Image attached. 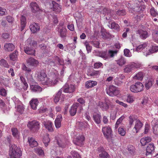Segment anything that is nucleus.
I'll return each instance as SVG.
<instances>
[{
	"label": "nucleus",
	"mask_w": 158,
	"mask_h": 158,
	"mask_svg": "<svg viewBox=\"0 0 158 158\" xmlns=\"http://www.w3.org/2000/svg\"><path fill=\"white\" fill-rule=\"evenodd\" d=\"M21 149L13 144L10 148L9 155L11 158H19L22 156Z\"/></svg>",
	"instance_id": "1"
},
{
	"label": "nucleus",
	"mask_w": 158,
	"mask_h": 158,
	"mask_svg": "<svg viewBox=\"0 0 158 158\" xmlns=\"http://www.w3.org/2000/svg\"><path fill=\"white\" fill-rule=\"evenodd\" d=\"M35 76L40 83L44 85H47L49 78H48L43 70H39L36 71Z\"/></svg>",
	"instance_id": "2"
},
{
	"label": "nucleus",
	"mask_w": 158,
	"mask_h": 158,
	"mask_svg": "<svg viewBox=\"0 0 158 158\" xmlns=\"http://www.w3.org/2000/svg\"><path fill=\"white\" fill-rule=\"evenodd\" d=\"M117 50H109L108 53L106 51H101L98 53V56L101 57L105 60L108 59L109 56L110 57H113L114 55L117 54Z\"/></svg>",
	"instance_id": "3"
},
{
	"label": "nucleus",
	"mask_w": 158,
	"mask_h": 158,
	"mask_svg": "<svg viewBox=\"0 0 158 158\" xmlns=\"http://www.w3.org/2000/svg\"><path fill=\"white\" fill-rule=\"evenodd\" d=\"M27 126L31 131L33 132L38 131L40 128V123L35 120L29 122Z\"/></svg>",
	"instance_id": "4"
},
{
	"label": "nucleus",
	"mask_w": 158,
	"mask_h": 158,
	"mask_svg": "<svg viewBox=\"0 0 158 158\" xmlns=\"http://www.w3.org/2000/svg\"><path fill=\"white\" fill-rule=\"evenodd\" d=\"M143 88L144 86L141 82H137L135 84L131 85L130 89L132 92L138 93L143 90Z\"/></svg>",
	"instance_id": "5"
},
{
	"label": "nucleus",
	"mask_w": 158,
	"mask_h": 158,
	"mask_svg": "<svg viewBox=\"0 0 158 158\" xmlns=\"http://www.w3.org/2000/svg\"><path fill=\"white\" fill-rule=\"evenodd\" d=\"M141 66L140 64L132 63L126 65L124 69V71L126 73H129L135 69L139 68Z\"/></svg>",
	"instance_id": "6"
},
{
	"label": "nucleus",
	"mask_w": 158,
	"mask_h": 158,
	"mask_svg": "<svg viewBox=\"0 0 158 158\" xmlns=\"http://www.w3.org/2000/svg\"><path fill=\"white\" fill-rule=\"evenodd\" d=\"M106 91L107 94L111 96H116L119 93L117 87L113 85L110 86L108 89H106Z\"/></svg>",
	"instance_id": "7"
},
{
	"label": "nucleus",
	"mask_w": 158,
	"mask_h": 158,
	"mask_svg": "<svg viewBox=\"0 0 158 158\" xmlns=\"http://www.w3.org/2000/svg\"><path fill=\"white\" fill-rule=\"evenodd\" d=\"M75 89L74 85H69L68 83H66L60 89H62V91L63 90L65 93H71L75 91Z\"/></svg>",
	"instance_id": "8"
},
{
	"label": "nucleus",
	"mask_w": 158,
	"mask_h": 158,
	"mask_svg": "<svg viewBox=\"0 0 158 158\" xmlns=\"http://www.w3.org/2000/svg\"><path fill=\"white\" fill-rule=\"evenodd\" d=\"M102 131L104 136L107 139H108L111 135L112 130L111 128L109 127H103Z\"/></svg>",
	"instance_id": "9"
},
{
	"label": "nucleus",
	"mask_w": 158,
	"mask_h": 158,
	"mask_svg": "<svg viewBox=\"0 0 158 158\" xmlns=\"http://www.w3.org/2000/svg\"><path fill=\"white\" fill-rule=\"evenodd\" d=\"M85 140L84 136L82 135H79L73 140L74 143L77 145L81 146L83 145V142Z\"/></svg>",
	"instance_id": "10"
},
{
	"label": "nucleus",
	"mask_w": 158,
	"mask_h": 158,
	"mask_svg": "<svg viewBox=\"0 0 158 158\" xmlns=\"http://www.w3.org/2000/svg\"><path fill=\"white\" fill-rule=\"evenodd\" d=\"M143 124L139 120H137L135 123V126L133 129V131L136 133H138L142 128Z\"/></svg>",
	"instance_id": "11"
},
{
	"label": "nucleus",
	"mask_w": 158,
	"mask_h": 158,
	"mask_svg": "<svg viewBox=\"0 0 158 158\" xmlns=\"http://www.w3.org/2000/svg\"><path fill=\"white\" fill-rule=\"evenodd\" d=\"M153 132L156 135H158V120L154 119L152 122Z\"/></svg>",
	"instance_id": "12"
},
{
	"label": "nucleus",
	"mask_w": 158,
	"mask_h": 158,
	"mask_svg": "<svg viewBox=\"0 0 158 158\" xmlns=\"http://www.w3.org/2000/svg\"><path fill=\"white\" fill-rule=\"evenodd\" d=\"M59 35L61 38H65L67 36V29L65 27L60 28L59 27L57 28Z\"/></svg>",
	"instance_id": "13"
},
{
	"label": "nucleus",
	"mask_w": 158,
	"mask_h": 158,
	"mask_svg": "<svg viewBox=\"0 0 158 158\" xmlns=\"http://www.w3.org/2000/svg\"><path fill=\"white\" fill-rule=\"evenodd\" d=\"M158 51V46H152V48L149 49H148V51L143 52V54L146 56H147L152 53L156 52Z\"/></svg>",
	"instance_id": "14"
},
{
	"label": "nucleus",
	"mask_w": 158,
	"mask_h": 158,
	"mask_svg": "<svg viewBox=\"0 0 158 158\" xmlns=\"http://www.w3.org/2000/svg\"><path fill=\"white\" fill-rule=\"evenodd\" d=\"M79 106L80 105L78 103H76L73 104L69 110V113L71 116H73L76 114L77 111V109Z\"/></svg>",
	"instance_id": "15"
},
{
	"label": "nucleus",
	"mask_w": 158,
	"mask_h": 158,
	"mask_svg": "<svg viewBox=\"0 0 158 158\" xmlns=\"http://www.w3.org/2000/svg\"><path fill=\"white\" fill-rule=\"evenodd\" d=\"M43 124L47 130L49 132H52L53 131L52 127L53 124L50 121H44Z\"/></svg>",
	"instance_id": "16"
},
{
	"label": "nucleus",
	"mask_w": 158,
	"mask_h": 158,
	"mask_svg": "<svg viewBox=\"0 0 158 158\" xmlns=\"http://www.w3.org/2000/svg\"><path fill=\"white\" fill-rule=\"evenodd\" d=\"M124 78V76L122 74H119L114 80V84L118 86H120L122 84V80Z\"/></svg>",
	"instance_id": "17"
},
{
	"label": "nucleus",
	"mask_w": 158,
	"mask_h": 158,
	"mask_svg": "<svg viewBox=\"0 0 158 158\" xmlns=\"http://www.w3.org/2000/svg\"><path fill=\"white\" fill-rule=\"evenodd\" d=\"M39 103L38 99L36 98H33L30 101L29 103L31 108L34 110H35L37 109V107Z\"/></svg>",
	"instance_id": "18"
},
{
	"label": "nucleus",
	"mask_w": 158,
	"mask_h": 158,
	"mask_svg": "<svg viewBox=\"0 0 158 158\" xmlns=\"http://www.w3.org/2000/svg\"><path fill=\"white\" fill-rule=\"evenodd\" d=\"M30 6L31 11L33 13H35L40 10V8L39 5L36 2H32L30 4Z\"/></svg>",
	"instance_id": "19"
},
{
	"label": "nucleus",
	"mask_w": 158,
	"mask_h": 158,
	"mask_svg": "<svg viewBox=\"0 0 158 158\" xmlns=\"http://www.w3.org/2000/svg\"><path fill=\"white\" fill-rule=\"evenodd\" d=\"M154 144L152 143L149 144L146 148V155L147 156L152 154L154 151Z\"/></svg>",
	"instance_id": "20"
},
{
	"label": "nucleus",
	"mask_w": 158,
	"mask_h": 158,
	"mask_svg": "<svg viewBox=\"0 0 158 158\" xmlns=\"http://www.w3.org/2000/svg\"><path fill=\"white\" fill-rule=\"evenodd\" d=\"M27 62L29 65L32 66L36 67L39 63L37 60L32 57L29 58L27 60Z\"/></svg>",
	"instance_id": "21"
},
{
	"label": "nucleus",
	"mask_w": 158,
	"mask_h": 158,
	"mask_svg": "<svg viewBox=\"0 0 158 158\" xmlns=\"http://www.w3.org/2000/svg\"><path fill=\"white\" fill-rule=\"evenodd\" d=\"M59 74L56 73V75L55 78L53 80L49 78L47 85L48 86H54L56 85L58 82V78Z\"/></svg>",
	"instance_id": "22"
},
{
	"label": "nucleus",
	"mask_w": 158,
	"mask_h": 158,
	"mask_svg": "<svg viewBox=\"0 0 158 158\" xmlns=\"http://www.w3.org/2000/svg\"><path fill=\"white\" fill-rule=\"evenodd\" d=\"M62 120V116L60 114L58 115L55 121V124L56 128H59L61 126V122Z\"/></svg>",
	"instance_id": "23"
},
{
	"label": "nucleus",
	"mask_w": 158,
	"mask_h": 158,
	"mask_svg": "<svg viewBox=\"0 0 158 158\" xmlns=\"http://www.w3.org/2000/svg\"><path fill=\"white\" fill-rule=\"evenodd\" d=\"M30 28L32 32L35 33L39 31L40 27L38 24L34 23L31 24Z\"/></svg>",
	"instance_id": "24"
},
{
	"label": "nucleus",
	"mask_w": 158,
	"mask_h": 158,
	"mask_svg": "<svg viewBox=\"0 0 158 158\" xmlns=\"http://www.w3.org/2000/svg\"><path fill=\"white\" fill-rule=\"evenodd\" d=\"M100 72L99 71H96L94 70L89 71L87 73V75L93 77H98L100 75Z\"/></svg>",
	"instance_id": "25"
},
{
	"label": "nucleus",
	"mask_w": 158,
	"mask_h": 158,
	"mask_svg": "<svg viewBox=\"0 0 158 158\" xmlns=\"http://www.w3.org/2000/svg\"><path fill=\"white\" fill-rule=\"evenodd\" d=\"M14 45L11 43H6L4 46V49L6 51L10 52L12 51L15 48Z\"/></svg>",
	"instance_id": "26"
},
{
	"label": "nucleus",
	"mask_w": 158,
	"mask_h": 158,
	"mask_svg": "<svg viewBox=\"0 0 158 158\" xmlns=\"http://www.w3.org/2000/svg\"><path fill=\"white\" fill-rule=\"evenodd\" d=\"M147 44L145 43H143L137 47L136 49V51L138 52H140L141 50L143 49V53L144 51H148V48H146L145 47H147Z\"/></svg>",
	"instance_id": "27"
},
{
	"label": "nucleus",
	"mask_w": 158,
	"mask_h": 158,
	"mask_svg": "<svg viewBox=\"0 0 158 158\" xmlns=\"http://www.w3.org/2000/svg\"><path fill=\"white\" fill-rule=\"evenodd\" d=\"M137 32L139 35L140 37L142 39H145L148 36V32L146 31L140 29Z\"/></svg>",
	"instance_id": "28"
},
{
	"label": "nucleus",
	"mask_w": 158,
	"mask_h": 158,
	"mask_svg": "<svg viewBox=\"0 0 158 158\" xmlns=\"http://www.w3.org/2000/svg\"><path fill=\"white\" fill-rule=\"evenodd\" d=\"M30 89L33 92H40L42 91V88L40 86L36 85H31Z\"/></svg>",
	"instance_id": "29"
},
{
	"label": "nucleus",
	"mask_w": 158,
	"mask_h": 158,
	"mask_svg": "<svg viewBox=\"0 0 158 158\" xmlns=\"http://www.w3.org/2000/svg\"><path fill=\"white\" fill-rule=\"evenodd\" d=\"M96 81H88L85 83V87L87 88H92L97 85Z\"/></svg>",
	"instance_id": "30"
},
{
	"label": "nucleus",
	"mask_w": 158,
	"mask_h": 158,
	"mask_svg": "<svg viewBox=\"0 0 158 158\" xmlns=\"http://www.w3.org/2000/svg\"><path fill=\"white\" fill-rule=\"evenodd\" d=\"M24 50L26 53L29 55H34L35 52V49L27 46L24 47Z\"/></svg>",
	"instance_id": "31"
},
{
	"label": "nucleus",
	"mask_w": 158,
	"mask_h": 158,
	"mask_svg": "<svg viewBox=\"0 0 158 158\" xmlns=\"http://www.w3.org/2000/svg\"><path fill=\"white\" fill-rule=\"evenodd\" d=\"M151 138L149 137H145L142 138L140 140V143L143 146L145 145L147 143L151 141Z\"/></svg>",
	"instance_id": "32"
},
{
	"label": "nucleus",
	"mask_w": 158,
	"mask_h": 158,
	"mask_svg": "<svg viewBox=\"0 0 158 158\" xmlns=\"http://www.w3.org/2000/svg\"><path fill=\"white\" fill-rule=\"evenodd\" d=\"M28 141L30 146L31 147L33 148L36 146L38 145L37 142L32 137L28 138Z\"/></svg>",
	"instance_id": "33"
},
{
	"label": "nucleus",
	"mask_w": 158,
	"mask_h": 158,
	"mask_svg": "<svg viewBox=\"0 0 158 158\" xmlns=\"http://www.w3.org/2000/svg\"><path fill=\"white\" fill-rule=\"evenodd\" d=\"M101 115L99 114H95L93 115V118L95 123L97 124H99L101 122Z\"/></svg>",
	"instance_id": "34"
},
{
	"label": "nucleus",
	"mask_w": 158,
	"mask_h": 158,
	"mask_svg": "<svg viewBox=\"0 0 158 158\" xmlns=\"http://www.w3.org/2000/svg\"><path fill=\"white\" fill-rule=\"evenodd\" d=\"M19 76L20 77V79L22 82L23 83L24 85L23 88L24 89H26L28 87V85L24 77L23 76V75L21 73H19Z\"/></svg>",
	"instance_id": "35"
},
{
	"label": "nucleus",
	"mask_w": 158,
	"mask_h": 158,
	"mask_svg": "<svg viewBox=\"0 0 158 158\" xmlns=\"http://www.w3.org/2000/svg\"><path fill=\"white\" fill-rule=\"evenodd\" d=\"M18 52L17 51H15L12 53L10 54L9 55V57L10 59L12 61H16L18 59Z\"/></svg>",
	"instance_id": "36"
},
{
	"label": "nucleus",
	"mask_w": 158,
	"mask_h": 158,
	"mask_svg": "<svg viewBox=\"0 0 158 158\" xmlns=\"http://www.w3.org/2000/svg\"><path fill=\"white\" fill-rule=\"evenodd\" d=\"M21 21V31H22L26 26V19L25 16L22 15L20 19Z\"/></svg>",
	"instance_id": "37"
},
{
	"label": "nucleus",
	"mask_w": 158,
	"mask_h": 158,
	"mask_svg": "<svg viewBox=\"0 0 158 158\" xmlns=\"http://www.w3.org/2000/svg\"><path fill=\"white\" fill-rule=\"evenodd\" d=\"M98 105L103 110H106L109 108V106L106 103L102 102H99Z\"/></svg>",
	"instance_id": "38"
},
{
	"label": "nucleus",
	"mask_w": 158,
	"mask_h": 158,
	"mask_svg": "<svg viewBox=\"0 0 158 158\" xmlns=\"http://www.w3.org/2000/svg\"><path fill=\"white\" fill-rule=\"evenodd\" d=\"M65 141V139L64 138L60 139H59L57 140V143L59 147L62 148H64L66 146V143H65L64 142Z\"/></svg>",
	"instance_id": "39"
},
{
	"label": "nucleus",
	"mask_w": 158,
	"mask_h": 158,
	"mask_svg": "<svg viewBox=\"0 0 158 158\" xmlns=\"http://www.w3.org/2000/svg\"><path fill=\"white\" fill-rule=\"evenodd\" d=\"M62 89H60L58 92L56 94L54 98V101L55 103H56L59 101L60 97V95L62 94Z\"/></svg>",
	"instance_id": "40"
},
{
	"label": "nucleus",
	"mask_w": 158,
	"mask_h": 158,
	"mask_svg": "<svg viewBox=\"0 0 158 158\" xmlns=\"http://www.w3.org/2000/svg\"><path fill=\"white\" fill-rule=\"evenodd\" d=\"M144 74L142 72H139L136 74L133 77L134 79L138 80H142L144 77Z\"/></svg>",
	"instance_id": "41"
},
{
	"label": "nucleus",
	"mask_w": 158,
	"mask_h": 158,
	"mask_svg": "<svg viewBox=\"0 0 158 158\" xmlns=\"http://www.w3.org/2000/svg\"><path fill=\"white\" fill-rule=\"evenodd\" d=\"M127 149L128 153L131 155L133 156L135 154V148L132 145H129L127 146Z\"/></svg>",
	"instance_id": "42"
},
{
	"label": "nucleus",
	"mask_w": 158,
	"mask_h": 158,
	"mask_svg": "<svg viewBox=\"0 0 158 158\" xmlns=\"http://www.w3.org/2000/svg\"><path fill=\"white\" fill-rule=\"evenodd\" d=\"M139 4L137 7H136L135 8H133L134 11H136L137 12H139L140 11H143L145 8V6H141L140 4V3L139 2Z\"/></svg>",
	"instance_id": "43"
},
{
	"label": "nucleus",
	"mask_w": 158,
	"mask_h": 158,
	"mask_svg": "<svg viewBox=\"0 0 158 158\" xmlns=\"http://www.w3.org/2000/svg\"><path fill=\"white\" fill-rule=\"evenodd\" d=\"M43 141L46 147L48 145V143L50 141V139L48 134H47L44 136L43 138Z\"/></svg>",
	"instance_id": "44"
},
{
	"label": "nucleus",
	"mask_w": 158,
	"mask_h": 158,
	"mask_svg": "<svg viewBox=\"0 0 158 158\" xmlns=\"http://www.w3.org/2000/svg\"><path fill=\"white\" fill-rule=\"evenodd\" d=\"M109 26L111 29H114L117 31H119L120 29V27L118 24L114 22L112 23L110 25H109Z\"/></svg>",
	"instance_id": "45"
},
{
	"label": "nucleus",
	"mask_w": 158,
	"mask_h": 158,
	"mask_svg": "<svg viewBox=\"0 0 158 158\" xmlns=\"http://www.w3.org/2000/svg\"><path fill=\"white\" fill-rule=\"evenodd\" d=\"M117 63L119 66H122L126 63V61L124 57H121L116 61Z\"/></svg>",
	"instance_id": "46"
},
{
	"label": "nucleus",
	"mask_w": 158,
	"mask_h": 158,
	"mask_svg": "<svg viewBox=\"0 0 158 158\" xmlns=\"http://www.w3.org/2000/svg\"><path fill=\"white\" fill-rule=\"evenodd\" d=\"M153 83V81L152 80H149L146 81L145 83V86L147 89H148L152 86Z\"/></svg>",
	"instance_id": "47"
},
{
	"label": "nucleus",
	"mask_w": 158,
	"mask_h": 158,
	"mask_svg": "<svg viewBox=\"0 0 158 158\" xmlns=\"http://www.w3.org/2000/svg\"><path fill=\"white\" fill-rule=\"evenodd\" d=\"M0 65L2 67L8 68L9 67V65L8 64L7 61L4 59H2L0 60Z\"/></svg>",
	"instance_id": "48"
},
{
	"label": "nucleus",
	"mask_w": 158,
	"mask_h": 158,
	"mask_svg": "<svg viewBox=\"0 0 158 158\" xmlns=\"http://www.w3.org/2000/svg\"><path fill=\"white\" fill-rule=\"evenodd\" d=\"M11 131L13 136L16 138L19 136V132L16 128H11Z\"/></svg>",
	"instance_id": "49"
},
{
	"label": "nucleus",
	"mask_w": 158,
	"mask_h": 158,
	"mask_svg": "<svg viewBox=\"0 0 158 158\" xmlns=\"http://www.w3.org/2000/svg\"><path fill=\"white\" fill-rule=\"evenodd\" d=\"M124 118V117L122 116L118 119L115 126V129H117L118 127L119 124L121 123Z\"/></svg>",
	"instance_id": "50"
},
{
	"label": "nucleus",
	"mask_w": 158,
	"mask_h": 158,
	"mask_svg": "<svg viewBox=\"0 0 158 158\" xmlns=\"http://www.w3.org/2000/svg\"><path fill=\"white\" fill-rule=\"evenodd\" d=\"M53 10L56 12H59L61 10V8L58 3H56L53 6Z\"/></svg>",
	"instance_id": "51"
},
{
	"label": "nucleus",
	"mask_w": 158,
	"mask_h": 158,
	"mask_svg": "<svg viewBox=\"0 0 158 158\" xmlns=\"http://www.w3.org/2000/svg\"><path fill=\"white\" fill-rule=\"evenodd\" d=\"M35 152L39 155H44V151L41 148H35Z\"/></svg>",
	"instance_id": "52"
},
{
	"label": "nucleus",
	"mask_w": 158,
	"mask_h": 158,
	"mask_svg": "<svg viewBox=\"0 0 158 158\" xmlns=\"http://www.w3.org/2000/svg\"><path fill=\"white\" fill-rule=\"evenodd\" d=\"M22 69L23 70L25 71V72H27L29 74H31V73H32V71H31V69L27 67L25 64L23 65Z\"/></svg>",
	"instance_id": "53"
},
{
	"label": "nucleus",
	"mask_w": 158,
	"mask_h": 158,
	"mask_svg": "<svg viewBox=\"0 0 158 158\" xmlns=\"http://www.w3.org/2000/svg\"><path fill=\"white\" fill-rule=\"evenodd\" d=\"M71 154L73 158H81L80 155L75 151H72Z\"/></svg>",
	"instance_id": "54"
},
{
	"label": "nucleus",
	"mask_w": 158,
	"mask_h": 158,
	"mask_svg": "<svg viewBox=\"0 0 158 158\" xmlns=\"http://www.w3.org/2000/svg\"><path fill=\"white\" fill-rule=\"evenodd\" d=\"M135 99L134 96L130 95L128 96L127 101L128 102L131 103L134 101Z\"/></svg>",
	"instance_id": "55"
},
{
	"label": "nucleus",
	"mask_w": 158,
	"mask_h": 158,
	"mask_svg": "<svg viewBox=\"0 0 158 158\" xmlns=\"http://www.w3.org/2000/svg\"><path fill=\"white\" fill-rule=\"evenodd\" d=\"M143 15L141 12L139 13L136 15V16L135 17V18L138 21L141 20L143 17Z\"/></svg>",
	"instance_id": "56"
},
{
	"label": "nucleus",
	"mask_w": 158,
	"mask_h": 158,
	"mask_svg": "<svg viewBox=\"0 0 158 158\" xmlns=\"http://www.w3.org/2000/svg\"><path fill=\"white\" fill-rule=\"evenodd\" d=\"M124 55L128 57H130L131 56V54L130 50L127 49H125L124 50Z\"/></svg>",
	"instance_id": "57"
},
{
	"label": "nucleus",
	"mask_w": 158,
	"mask_h": 158,
	"mask_svg": "<svg viewBox=\"0 0 158 158\" xmlns=\"http://www.w3.org/2000/svg\"><path fill=\"white\" fill-rule=\"evenodd\" d=\"M7 94L6 90L2 87H0V95L3 96H6Z\"/></svg>",
	"instance_id": "58"
},
{
	"label": "nucleus",
	"mask_w": 158,
	"mask_h": 158,
	"mask_svg": "<svg viewBox=\"0 0 158 158\" xmlns=\"http://www.w3.org/2000/svg\"><path fill=\"white\" fill-rule=\"evenodd\" d=\"M118 132L121 136H123L126 134V131L123 128L119 127L118 129Z\"/></svg>",
	"instance_id": "59"
},
{
	"label": "nucleus",
	"mask_w": 158,
	"mask_h": 158,
	"mask_svg": "<svg viewBox=\"0 0 158 158\" xmlns=\"http://www.w3.org/2000/svg\"><path fill=\"white\" fill-rule=\"evenodd\" d=\"M31 39H28L27 40V44H29L30 46L35 47L37 45V42L36 41H33L32 43L31 42Z\"/></svg>",
	"instance_id": "60"
},
{
	"label": "nucleus",
	"mask_w": 158,
	"mask_h": 158,
	"mask_svg": "<svg viewBox=\"0 0 158 158\" xmlns=\"http://www.w3.org/2000/svg\"><path fill=\"white\" fill-rule=\"evenodd\" d=\"M116 14L119 15H126V12L124 10H119L117 11Z\"/></svg>",
	"instance_id": "61"
},
{
	"label": "nucleus",
	"mask_w": 158,
	"mask_h": 158,
	"mask_svg": "<svg viewBox=\"0 0 158 158\" xmlns=\"http://www.w3.org/2000/svg\"><path fill=\"white\" fill-rule=\"evenodd\" d=\"M24 110V108L22 105H19L17 106V111L20 114L22 113Z\"/></svg>",
	"instance_id": "62"
},
{
	"label": "nucleus",
	"mask_w": 158,
	"mask_h": 158,
	"mask_svg": "<svg viewBox=\"0 0 158 158\" xmlns=\"http://www.w3.org/2000/svg\"><path fill=\"white\" fill-rule=\"evenodd\" d=\"M108 155V153L106 151L100 153L99 155L100 158H106Z\"/></svg>",
	"instance_id": "63"
},
{
	"label": "nucleus",
	"mask_w": 158,
	"mask_h": 158,
	"mask_svg": "<svg viewBox=\"0 0 158 158\" xmlns=\"http://www.w3.org/2000/svg\"><path fill=\"white\" fill-rule=\"evenodd\" d=\"M153 37L155 41L158 43V31L153 34Z\"/></svg>",
	"instance_id": "64"
}]
</instances>
